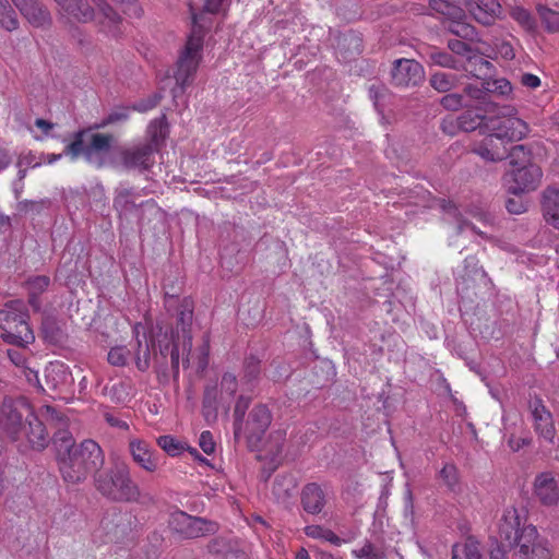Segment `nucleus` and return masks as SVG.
I'll list each match as a JSON object with an SVG mask.
<instances>
[{
    "label": "nucleus",
    "mask_w": 559,
    "mask_h": 559,
    "mask_svg": "<svg viewBox=\"0 0 559 559\" xmlns=\"http://www.w3.org/2000/svg\"><path fill=\"white\" fill-rule=\"evenodd\" d=\"M192 318L193 302L191 299L185 298L176 318V329H174L173 323L165 321H158L155 328L152 329L160 355L165 357L170 353L171 368L175 378L179 374L180 355H186L182 360L183 367L192 366L198 372L204 371L207 367L210 353L209 340L204 338L195 350L192 352L191 349L192 336L190 328Z\"/></svg>",
    "instance_id": "nucleus-1"
},
{
    "label": "nucleus",
    "mask_w": 559,
    "mask_h": 559,
    "mask_svg": "<svg viewBox=\"0 0 559 559\" xmlns=\"http://www.w3.org/2000/svg\"><path fill=\"white\" fill-rule=\"evenodd\" d=\"M104 463V452L92 439L83 440L57 461L62 479L71 485L83 483L90 474H97Z\"/></svg>",
    "instance_id": "nucleus-2"
},
{
    "label": "nucleus",
    "mask_w": 559,
    "mask_h": 559,
    "mask_svg": "<svg viewBox=\"0 0 559 559\" xmlns=\"http://www.w3.org/2000/svg\"><path fill=\"white\" fill-rule=\"evenodd\" d=\"M28 314L20 299L5 302L0 309V338L13 346H28L34 343L35 335L27 323Z\"/></svg>",
    "instance_id": "nucleus-3"
},
{
    "label": "nucleus",
    "mask_w": 559,
    "mask_h": 559,
    "mask_svg": "<svg viewBox=\"0 0 559 559\" xmlns=\"http://www.w3.org/2000/svg\"><path fill=\"white\" fill-rule=\"evenodd\" d=\"M204 32L200 26L194 25L187 43L179 55L174 79L175 87L171 90L173 98L180 97L186 88L192 83L199 64L202 60Z\"/></svg>",
    "instance_id": "nucleus-4"
},
{
    "label": "nucleus",
    "mask_w": 559,
    "mask_h": 559,
    "mask_svg": "<svg viewBox=\"0 0 559 559\" xmlns=\"http://www.w3.org/2000/svg\"><path fill=\"white\" fill-rule=\"evenodd\" d=\"M94 483L98 492L115 501H135L140 497V489L124 464L95 474Z\"/></svg>",
    "instance_id": "nucleus-5"
},
{
    "label": "nucleus",
    "mask_w": 559,
    "mask_h": 559,
    "mask_svg": "<svg viewBox=\"0 0 559 559\" xmlns=\"http://www.w3.org/2000/svg\"><path fill=\"white\" fill-rule=\"evenodd\" d=\"M112 135L104 133H90L82 130L74 134V140L67 145L64 153L72 159L83 155L88 163L103 165L104 155L109 152Z\"/></svg>",
    "instance_id": "nucleus-6"
},
{
    "label": "nucleus",
    "mask_w": 559,
    "mask_h": 559,
    "mask_svg": "<svg viewBox=\"0 0 559 559\" xmlns=\"http://www.w3.org/2000/svg\"><path fill=\"white\" fill-rule=\"evenodd\" d=\"M168 525L175 534L185 539L214 535L218 531L216 522L200 516H192L180 510L170 513Z\"/></svg>",
    "instance_id": "nucleus-7"
},
{
    "label": "nucleus",
    "mask_w": 559,
    "mask_h": 559,
    "mask_svg": "<svg viewBox=\"0 0 559 559\" xmlns=\"http://www.w3.org/2000/svg\"><path fill=\"white\" fill-rule=\"evenodd\" d=\"M28 414L31 409L23 401L4 400L0 405V429L12 441H21L23 420Z\"/></svg>",
    "instance_id": "nucleus-8"
},
{
    "label": "nucleus",
    "mask_w": 559,
    "mask_h": 559,
    "mask_svg": "<svg viewBox=\"0 0 559 559\" xmlns=\"http://www.w3.org/2000/svg\"><path fill=\"white\" fill-rule=\"evenodd\" d=\"M138 194L133 189L119 187L116 189L114 198V207L120 217L129 219L136 218L139 223L143 221L145 212L157 214L159 209L153 200L136 203Z\"/></svg>",
    "instance_id": "nucleus-9"
},
{
    "label": "nucleus",
    "mask_w": 559,
    "mask_h": 559,
    "mask_svg": "<svg viewBox=\"0 0 559 559\" xmlns=\"http://www.w3.org/2000/svg\"><path fill=\"white\" fill-rule=\"evenodd\" d=\"M40 416L57 429L51 439L56 452V461L78 447L72 433L68 430L69 419L62 413L52 406H45L40 409Z\"/></svg>",
    "instance_id": "nucleus-10"
},
{
    "label": "nucleus",
    "mask_w": 559,
    "mask_h": 559,
    "mask_svg": "<svg viewBox=\"0 0 559 559\" xmlns=\"http://www.w3.org/2000/svg\"><path fill=\"white\" fill-rule=\"evenodd\" d=\"M542 178V168L535 164H528L525 167L509 170L504 176V182L509 193L520 195L536 190Z\"/></svg>",
    "instance_id": "nucleus-11"
},
{
    "label": "nucleus",
    "mask_w": 559,
    "mask_h": 559,
    "mask_svg": "<svg viewBox=\"0 0 559 559\" xmlns=\"http://www.w3.org/2000/svg\"><path fill=\"white\" fill-rule=\"evenodd\" d=\"M513 559H551L547 542L540 538L535 526L522 527L520 542L513 551Z\"/></svg>",
    "instance_id": "nucleus-12"
},
{
    "label": "nucleus",
    "mask_w": 559,
    "mask_h": 559,
    "mask_svg": "<svg viewBox=\"0 0 559 559\" xmlns=\"http://www.w3.org/2000/svg\"><path fill=\"white\" fill-rule=\"evenodd\" d=\"M72 385L73 377L69 367L63 362L53 361L45 368L44 383L39 381V385L35 386L43 392L62 397V395L71 392Z\"/></svg>",
    "instance_id": "nucleus-13"
},
{
    "label": "nucleus",
    "mask_w": 559,
    "mask_h": 559,
    "mask_svg": "<svg viewBox=\"0 0 559 559\" xmlns=\"http://www.w3.org/2000/svg\"><path fill=\"white\" fill-rule=\"evenodd\" d=\"M271 423L272 414L267 406L259 404L251 409L245 426V437L250 447L260 444Z\"/></svg>",
    "instance_id": "nucleus-14"
},
{
    "label": "nucleus",
    "mask_w": 559,
    "mask_h": 559,
    "mask_svg": "<svg viewBox=\"0 0 559 559\" xmlns=\"http://www.w3.org/2000/svg\"><path fill=\"white\" fill-rule=\"evenodd\" d=\"M153 144L141 143L120 152V160L124 168L129 170L146 171L151 169L155 163Z\"/></svg>",
    "instance_id": "nucleus-15"
},
{
    "label": "nucleus",
    "mask_w": 559,
    "mask_h": 559,
    "mask_svg": "<svg viewBox=\"0 0 559 559\" xmlns=\"http://www.w3.org/2000/svg\"><path fill=\"white\" fill-rule=\"evenodd\" d=\"M93 7L95 10V17L93 21L96 22L99 31L112 38L121 36L123 33V22L122 17L116 12V10L105 0L94 2Z\"/></svg>",
    "instance_id": "nucleus-16"
},
{
    "label": "nucleus",
    "mask_w": 559,
    "mask_h": 559,
    "mask_svg": "<svg viewBox=\"0 0 559 559\" xmlns=\"http://www.w3.org/2000/svg\"><path fill=\"white\" fill-rule=\"evenodd\" d=\"M392 83L399 87L416 86L424 81L421 64L413 59H399L391 72Z\"/></svg>",
    "instance_id": "nucleus-17"
},
{
    "label": "nucleus",
    "mask_w": 559,
    "mask_h": 559,
    "mask_svg": "<svg viewBox=\"0 0 559 559\" xmlns=\"http://www.w3.org/2000/svg\"><path fill=\"white\" fill-rule=\"evenodd\" d=\"M486 128L489 131H492L498 138H501L506 143L510 141H520L528 132L526 122L516 117L490 119Z\"/></svg>",
    "instance_id": "nucleus-18"
},
{
    "label": "nucleus",
    "mask_w": 559,
    "mask_h": 559,
    "mask_svg": "<svg viewBox=\"0 0 559 559\" xmlns=\"http://www.w3.org/2000/svg\"><path fill=\"white\" fill-rule=\"evenodd\" d=\"M520 515L514 507H508L503 510L498 521V535L500 546L513 547L520 542L522 528Z\"/></svg>",
    "instance_id": "nucleus-19"
},
{
    "label": "nucleus",
    "mask_w": 559,
    "mask_h": 559,
    "mask_svg": "<svg viewBox=\"0 0 559 559\" xmlns=\"http://www.w3.org/2000/svg\"><path fill=\"white\" fill-rule=\"evenodd\" d=\"M23 17L34 27L45 28L51 25L52 17L48 8L39 0H11Z\"/></svg>",
    "instance_id": "nucleus-20"
},
{
    "label": "nucleus",
    "mask_w": 559,
    "mask_h": 559,
    "mask_svg": "<svg viewBox=\"0 0 559 559\" xmlns=\"http://www.w3.org/2000/svg\"><path fill=\"white\" fill-rule=\"evenodd\" d=\"M128 448L133 462L142 469L148 473H154L158 469V453L147 441L140 438H131Z\"/></svg>",
    "instance_id": "nucleus-21"
},
{
    "label": "nucleus",
    "mask_w": 559,
    "mask_h": 559,
    "mask_svg": "<svg viewBox=\"0 0 559 559\" xmlns=\"http://www.w3.org/2000/svg\"><path fill=\"white\" fill-rule=\"evenodd\" d=\"M62 15L80 23L92 22L95 17L94 2L98 0H53Z\"/></svg>",
    "instance_id": "nucleus-22"
},
{
    "label": "nucleus",
    "mask_w": 559,
    "mask_h": 559,
    "mask_svg": "<svg viewBox=\"0 0 559 559\" xmlns=\"http://www.w3.org/2000/svg\"><path fill=\"white\" fill-rule=\"evenodd\" d=\"M533 493L544 506H554L559 501V487L551 472H543L535 476Z\"/></svg>",
    "instance_id": "nucleus-23"
},
{
    "label": "nucleus",
    "mask_w": 559,
    "mask_h": 559,
    "mask_svg": "<svg viewBox=\"0 0 559 559\" xmlns=\"http://www.w3.org/2000/svg\"><path fill=\"white\" fill-rule=\"evenodd\" d=\"M10 348L7 355L10 361L20 370L21 374L25 377L26 381L32 385H39L38 369L34 365V359L27 346Z\"/></svg>",
    "instance_id": "nucleus-24"
},
{
    "label": "nucleus",
    "mask_w": 559,
    "mask_h": 559,
    "mask_svg": "<svg viewBox=\"0 0 559 559\" xmlns=\"http://www.w3.org/2000/svg\"><path fill=\"white\" fill-rule=\"evenodd\" d=\"M23 438L35 451H43L49 443V436L43 421L34 414H28L25 417V425L22 429Z\"/></svg>",
    "instance_id": "nucleus-25"
},
{
    "label": "nucleus",
    "mask_w": 559,
    "mask_h": 559,
    "mask_svg": "<svg viewBox=\"0 0 559 559\" xmlns=\"http://www.w3.org/2000/svg\"><path fill=\"white\" fill-rule=\"evenodd\" d=\"M535 431L545 440L552 442L556 436V428L550 412L545 407L542 400L536 399L530 403Z\"/></svg>",
    "instance_id": "nucleus-26"
},
{
    "label": "nucleus",
    "mask_w": 559,
    "mask_h": 559,
    "mask_svg": "<svg viewBox=\"0 0 559 559\" xmlns=\"http://www.w3.org/2000/svg\"><path fill=\"white\" fill-rule=\"evenodd\" d=\"M472 151L487 162L502 160L508 153L506 142L492 131L480 142L475 143Z\"/></svg>",
    "instance_id": "nucleus-27"
},
{
    "label": "nucleus",
    "mask_w": 559,
    "mask_h": 559,
    "mask_svg": "<svg viewBox=\"0 0 559 559\" xmlns=\"http://www.w3.org/2000/svg\"><path fill=\"white\" fill-rule=\"evenodd\" d=\"M471 15L483 25H491L501 14V5L497 0H466Z\"/></svg>",
    "instance_id": "nucleus-28"
},
{
    "label": "nucleus",
    "mask_w": 559,
    "mask_h": 559,
    "mask_svg": "<svg viewBox=\"0 0 559 559\" xmlns=\"http://www.w3.org/2000/svg\"><path fill=\"white\" fill-rule=\"evenodd\" d=\"M540 211L545 222L559 230V187L548 186L542 191Z\"/></svg>",
    "instance_id": "nucleus-29"
},
{
    "label": "nucleus",
    "mask_w": 559,
    "mask_h": 559,
    "mask_svg": "<svg viewBox=\"0 0 559 559\" xmlns=\"http://www.w3.org/2000/svg\"><path fill=\"white\" fill-rule=\"evenodd\" d=\"M326 503L323 488L316 484H307L301 491L302 509L309 514H319Z\"/></svg>",
    "instance_id": "nucleus-30"
},
{
    "label": "nucleus",
    "mask_w": 559,
    "mask_h": 559,
    "mask_svg": "<svg viewBox=\"0 0 559 559\" xmlns=\"http://www.w3.org/2000/svg\"><path fill=\"white\" fill-rule=\"evenodd\" d=\"M133 333L135 336V343L132 345L134 361L140 371H145L150 367L151 357L150 344L145 336V329L141 323H136L133 328Z\"/></svg>",
    "instance_id": "nucleus-31"
},
{
    "label": "nucleus",
    "mask_w": 559,
    "mask_h": 559,
    "mask_svg": "<svg viewBox=\"0 0 559 559\" xmlns=\"http://www.w3.org/2000/svg\"><path fill=\"white\" fill-rule=\"evenodd\" d=\"M297 484L292 475H277L272 486V495L281 502H287L295 493Z\"/></svg>",
    "instance_id": "nucleus-32"
},
{
    "label": "nucleus",
    "mask_w": 559,
    "mask_h": 559,
    "mask_svg": "<svg viewBox=\"0 0 559 559\" xmlns=\"http://www.w3.org/2000/svg\"><path fill=\"white\" fill-rule=\"evenodd\" d=\"M465 0H430V8L449 17V19H462L464 11L462 4Z\"/></svg>",
    "instance_id": "nucleus-33"
},
{
    "label": "nucleus",
    "mask_w": 559,
    "mask_h": 559,
    "mask_svg": "<svg viewBox=\"0 0 559 559\" xmlns=\"http://www.w3.org/2000/svg\"><path fill=\"white\" fill-rule=\"evenodd\" d=\"M168 132V126L166 122V116L163 115L159 118L154 119L148 128H147V134L150 136V142H146V144H153L155 147V151L158 150V146L163 141L165 140Z\"/></svg>",
    "instance_id": "nucleus-34"
},
{
    "label": "nucleus",
    "mask_w": 559,
    "mask_h": 559,
    "mask_svg": "<svg viewBox=\"0 0 559 559\" xmlns=\"http://www.w3.org/2000/svg\"><path fill=\"white\" fill-rule=\"evenodd\" d=\"M430 86L439 93H447L459 83L456 74L448 72H436L429 79Z\"/></svg>",
    "instance_id": "nucleus-35"
},
{
    "label": "nucleus",
    "mask_w": 559,
    "mask_h": 559,
    "mask_svg": "<svg viewBox=\"0 0 559 559\" xmlns=\"http://www.w3.org/2000/svg\"><path fill=\"white\" fill-rule=\"evenodd\" d=\"M26 284L29 293V304L33 307L38 308L39 305L37 297L48 288L50 278L46 275H37L29 277Z\"/></svg>",
    "instance_id": "nucleus-36"
},
{
    "label": "nucleus",
    "mask_w": 559,
    "mask_h": 559,
    "mask_svg": "<svg viewBox=\"0 0 559 559\" xmlns=\"http://www.w3.org/2000/svg\"><path fill=\"white\" fill-rule=\"evenodd\" d=\"M452 559H481L478 544L473 540L455 544L452 547Z\"/></svg>",
    "instance_id": "nucleus-37"
},
{
    "label": "nucleus",
    "mask_w": 559,
    "mask_h": 559,
    "mask_svg": "<svg viewBox=\"0 0 559 559\" xmlns=\"http://www.w3.org/2000/svg\"><path fill=\"white\" fill-rule=\"evenodd\" d=\"M0 26L9 32L19 27L17 14L7 0H0Z\"/></svg>",
    "instance_id": "nucleus-38"
},
{
    "label": "nucleus",
    "mask_w": 559,
    "mask_h": 559,
    "mask_svg": "<svg viewBox=\"0 0 559 559\" xmlns=\"http://www.w3.org/2000/svg\"><path fill=\"white\" fill-rule=\"evenodd\" d=\"M448 47L456 55L466 56L468 61L475 59V61L479 62L481 67L489 68L490 66L489 61L484 60L480 56L473 55L471 46L461 39H450L448 41Z\"/></svg>",
    "instance_id": "nucleus-39"
},
{
    "label": "nucleus",
    "mask_w": 559,
    "mask_h": 559,
    "mask_svg": "<svg viewBox=\"0 0 559 559\" xmlns=\"http://www.w3.org/2000/svg\"><path fill=\"white\" fill-rule=\"evenodd\" d=\"M507 156L509 157V163L512 168L525 167L528 164H532L531 152L522 144L512 146Z\"/></svg>",
    "instance_id": "nucleus-40"
},
{
    "label": "nucleus",
    "mask_w": 559,
    "mask_h": 559,
    "mask_svg": "<svg viewBox=\"0 0 559 559\" xmlns=\"http://www.w3.org/2000/svg\"><path fill=\"white\" fill-rule=\"evenodd\" d=\"M305 534L308 537L316 538V539H322V540L329 542L336 546L341 544V538L335 533H333L331 530L324 528L323 526H320V525L306 526Z\"/></svg>",
    "instance_id": "nucleus-41"
},
{
    "label": "nucleus",
    "mask_w": 559,
    "mask_h": 559,
    "mask_svg": "<svg viewBox=\"0 0 559 559\" xmlns=\"http://www.w3.org/2000/svg\"><path fill=\"white\" fill-rule=\"evenodd\" d=\"M238 389L236 376L229 372L224 373L221 381V402L228 403Z\"/></svg>",
    "instance_id": "nucleus-42"
},
{
    "label": "nucleus",
    "mask_w": 559,
    "mask_h": 559,
    "mask_svg": "<svg viewBox=\"0 0 559 559\" xmlns=\"http://www.w3.org/2000/svg\"><path fill=\"white\" fill-rule=\"evenodd\" d=\"M537 12L549 32H559V12L544 5H538Z\"/></svg>",
    "instance_id": "nucleus-43"
},
{
    "label": "nucleus",
    "mask_w": 559,
    "mask_h": 559,
    "mask_svg": "<svg viewBox=\"0 0 559 559\" xmlns=\"http://www.w3.org/2000/svg\"><path fill=\"white\" fill-rule=\"evenodd\" d=\"M451 23L449 24L448 28L449 31L463 38V39H473L476 35V31L474 26L464 23L461 21V19H450Z\"/></svg>",
    "instance_id": "nucleus-44"
},
{
    "label": "nucleus",
    "mask_w": 559,
    "mask_h": 559,
    "mask_svg": "<svg viewBox=\"0 0 559 559\" xmlns=\"http://www.w3.org/2000/svg\"><path fill=\"white\" fill-rule=\"evenodd\" d=\"M510 16L516 21L524 29H533L535 26L534 17L531 15V13L519 5L512 7L510 9Z\"/></svg>",
    "instance_id": "nucleus-45"
},
{
    "label": "nucleus",
    "mask_w": 559,
    "mask_h": 559,
    "mask_svg": "<svg viewBox=\"0 0 559 559\" xmlns=\"http://www.w3.org/2000/svg\"><path fill=\"white\" fill-rule=\"evenodd\" d=\"M286 440V430L285 429H276L271 432L269 437V451L273 456H278L282 454L284 449V443Z\"/></svg>",
    "instance_id": "nucleus-46"
},
{
    "label": "nucleus",
    "mask_w": 559,
    "mask_h": 559,
    "mask_svg": "<svg viewBox=\"0 0 559 559\" xmlns=\"http://www.w3.org/2000/svg\"><path fill=\"white\" fill-rule=\"evenodd\" d=\"M131 349L126 346H115L108 352V362L112 366L122 367L129 361Z\"/></svg>",
    "instance_id": "nucleus-47"
},
{
    "label": "nucleus",
    "mask_w": 559,
    "mask_h": 559,
    "mask_svg": "<svg viewBox=\"0 0 559 559\" xmlns=\"http://www.w3.org/2000/svg\"><path fill=\"white\" fill-rule=\"evenodd\" d=\"M440 103L443 106V108L448 110H459L462 107L474 106V104L467 102L462 94L457 93L447 94L441 98Z\"/></svg>",
    "instance_id": "nucleus-48"
},
{
    "label": "nucleus",
    "mask_w": 559,
    "mask_h": 559,
    "mask_svg": "<svg viewBox=\"0 0 559 559\" xmlns=\"http://www.w3.org/2000/svg\"><path fill=\"white\" fill-rule=\"evenodd\" d=\"M359 559H386L388 555L379 547L368 543L354 551Z\"/></svg>",
    "instance_id": "nucleus-49"
},
{
    "label": "nucleus",
    "mask_w": 559,
    "mask_h": 559,
    "mask_svg": "<svg viewBox=\"0 0 559 559\" xmlns=\"http://www.w3.org/2000/svg\"><path fill=\"white\" fill-rule=\"evenodd\" d=\"M157 444L159 445L160 449H163L167 454L171 456L178 455L182 450L181 443L176 438L169 435L160 436L157 439Z\"/></svg>",
    "instance_id": "nucleus-50"
},
{
    "label": "nucleus",
    "mask_w": 559,
    "mask_h": 559,
    "mask_svg": "<svg viewBox=\"0 0 559 559\" xmlns=\"http://www.w3.org/2000/svg\"><path fill=\"white\" fill-rule=\"evenodd\" d=\"M248 406H249V400L243 396H239V399L237 400V403L235 405V411H234L235 438H238L240 435L241 423H242V419H243V416H245V413H246Z\"/></svg>",
    "instance_id": "nucleus-51"
},
{
    "label": "nucleus",
    "mask_w": 559,
    "mask_h": 559,
    "mask_svg": "<svg viewBox=\"0 0 559 559\" xmlns=\"http://www.w3.org/2000/svg\"><path fill=\"white\" fill-rule=\"evenodd\" d=\"M429 58L433 64L444 68H456L454 58L447 51L433 49L430 51Z\"/></svg>",
    "instance_id": "nucleus-52"
},
{
    "label": "nucleus",
    "mask_w": 559,
    "mask_h": 559,
    "mask_svg": "<svg viewBox=\"0 0 559 559\" xmlns=\"http://www.w3.org/2000/svg\"><path fill=\"white\" fill-rule=\"evenodd\" d=\"M468 214L483 223L485 226H492L495 217L481 205H472L467 210Z\"/></svg>",
    "instance_id": "nucleus-53"
},
{
    "label": "nucleus",
    "mask_w": 559,
    "mask_h": 559,
    "mask_svg": "<svg viewBox=\"0 0 559 559\" xmlns=\"http://www.w3.org/2000/svg\"><path fill=\"white\" fill-rule=\"evenodd\" d=\"M440 478L450 489H454L457 484V469L455 465L447 463L440 471Z\"/></svg>",
    "instance_id": "nucleus-54"
},
{
    "label": "nucleus",
    "mask_w": 559,
    "mask_h": 559,
    "mask_svg": "<svg viewBox=\"0 0 559 559\" xmlns=\"http://www.w3.org/2000/svg\"><path fill=\"white\" fill-rule=\"evenodd\" d=\"M245 379L248 382H252L258 379L261 368H260V360L255 357H248L245 360Z\"/></svg>",
    "instance_id": "nucleus-55"
},
{
    "label": "nucleus",
    "mask_w": 559,
    "mask_h": 559,
    "mask_svg": "<svg viewBox=\"0 0 559 559\" xmlns=\"http://www.w3.org/2000/svg\"><path fill=\"white\" fill-rule=\"evenodd\" d=\"M443 210L445 215L449 218H453L457 223V230L461 231L464 226H469V224L463 219L462 212L459 210V207L451 201L447 202L443 205Z\"/></svg>",
    "instance_id": "nucleus-56"
},
{
    "label": "nucleus",
    "mask_w": 559,
    "mask_h": 559,
    "mask_svg": "<svg viewBox=\"0 0 559 559\" xmlns=\"http://www.w3.org/2000/svg\"><path fill=\"white\" fill-rule=\"evenodd\" d=\"M464 93L465 94L463 96L471 104H473V100L485 102V99L487 97V93H486L485 88L483 87V84L481 85L469 84V85L465 86Z\"/></svg>",
    "instance_id": "nucleus-57"
},
{
    "label": "nucleus",
    "mask_w": 559,
    "mask_h": 559,
    "mask_svg": "<svg viewBox=\"0 0 559 559\" xmlns=\"http://www.w3.org/2000/svg\"><path fill=\"white\" fill-rule=\"evenodd\" d=\"M506 207L511 214H522L526 212V203L521 198H510L506 202Z\"/></svg>",
    "instance_id": "nucleus-58"
},
{
    "label": "nucleus",
    "mask_w": 559,
    "mask_h": 559,
    "mask_svg": "<svg viewBox=\"0 0 559 559\" xmlns=\"http://www.w3.org/2000/svg\"><path fill=\"white\" fill-rule=\"evenodd\" d=\"M199 445L206 454H212L215 451V442L210 431H203L201 433Z\"/></svg>",
    "instance_id": "nucleus-59"
},
{
    "label": "nucleus",
    "mask_w": 559,
    "mask_h": 559,
    "mask_svg": "<svg viewBox=\"0 0 559 559\" xmlns=\"http://www.w3.org/2000/svg\"><path fill=\"white\" fill-rule=\"evenodd\" d=\"M160 99H162L160 93H156L153 96L148 97L147 100H142V102H139L138 104H135L134 109L138 111H147V110L154 108L155 106H157V104L159 103Z\"/></svg>",
    "instance_id": "nucleus-60"
},
{
    "label": "nucleus",
    "mask_w": 559,
    "mask_h": 559,
    "mask_svg": "<svg viewBox=\"0 0 559 559\" xmlns=\"http://www.w3.org/2000/svg\"><path fill=\"white\" fill-rule=\"evenodd\" d=\"M531 443V439L528 438H516L511 435L508 439V445L513 452H518L523 447H526Z\"/></svg>",
    "instance_id": "nucleus-61"
},
{
    "label": "nucleus",
    "mask_w": 559,
    "mask_h": 559,
    "mask_svg": "<svg viewBox=\"0 0 559 559\" xmlns=\"http://www.w3.org/2000/svg\"><path fill=\"white\" fill-rule=\"evenodd\" d=\"M129 117L128 112L126 110L122 111H114L108 115V117L98 126V127H105L110 123H115L118 121H124Z\"/></svg>",
    "instance_id": "nucleus-62"
},
{
    "label": "nucleus",
    "mask_w": 559,
    "mask_h": 559,
    "mask_svg": "<svg viewBox=\"0 0 559 559\" xmlns=\"http://www.w3.org/2000/svg\"><path fill=\"white\" fill-rule=\"evenodd\" d=\"M521 83L526 87L536 88L540 85V80L535 74L524 73L521 76Z\"/></svg>",
    "instance_id": "nucleus-63"
},
{
    "label": "nucleus",
    "mask_w": 559,
    "mask_h": 559,
    "mask_svg": "<svg viewBox=\"0 0 559 559\" xmlns=\"http://www.w3.org/2000/svg\"><path fill=\"white\" fill-rule=\"evenodd\" d=\"M467 117L468 115H463L462 117L459 118L460 128L463 129L464 131L475 130L480 124V122L476 121L475 119H472L469 122H467Z\"/></svg>",
    "instance_id": "nucleus-64"
}]
</instances>
